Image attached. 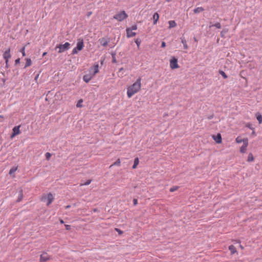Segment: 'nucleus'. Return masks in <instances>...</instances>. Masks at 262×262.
Listing matches in <instances>:
<instances>
[{"label":"nucleus","mask_w":262,"mask_h":262,"mask_svg":"<svg viewBox=\"0 0 262 262\" xmlns=\"http://www.w3.org/2000/svg\"><path fill=\"white\" fill-rule=\"evenodd\" d=\"M141 78L139 77L133 85L127 89V94L128 98H130L136 93L141 88Z\"/></svg>","instance_id":"nucleus-1"},{"label":"nucleus","mask_w":262,"mask_h":262,"mask_svg":"<svg viewBox=\"0 0 262 262\" xmlns=\"http://www.w3.org/2000/svg\"><path fill=\"white\" fill-rule=\"evenodd\" d=\"M70 48V43L67 42L64 44H59L57 45L55 49L59 48V51H58V53H62L68 50H69Z\"/></svg>","instance_id":"nucleus-2"},{"label":"nucleus","mask_w":262,"mask_h":262,"mask_svg":"<svg viewBox=\"0 0 262 262\" xmlns=\"http://www.w3.org/2000/svg\"><path fill=\"white\" fill-rule=\"evenodd\" d=\"M127 15L124 11H121L120 13L116 14L114 16V18L119 21L123 20L127 17Z\"/></svg>","instance_id":"nucleus-3"},{"label":"nucleus","mask_w":262,"mask_h":262,"mask_svg":"<svg viewBox=\"0 0 262 262\" xmlns=\"http://www.w3.org/2000/svg\"><path fill=\"white\" fill-rule=\"evenodd\" d=\"M170 67L171 69H176L179 68L178 64V59L175 57H172L170 60Z\"/></svg>","instance_id":"nucleus-4"},{"label":"nucleus","mask_w":262,"mask_h":262,"mask_svg":"<svg viewBox=\"0 0 262 262\" xmlns=\"http://www.w3.org/2000/svg\"><path fill=\"white\" fill-rule=\"evenodd\" d=\"M50 256L46 252H43L40 255V262H46L50 259Z\"/></svg>","instance_id":"nucleus-5"},{"label":"nucleus","mask_w":262,"mask_h":262,"mask_svg":"<svg viewBox=\"0 0 262 262\" xmlns=\"http://www.w3.org/2000/svg\"><path fill=\"white\" fill-rule=\"evenodd\" d=\"M84 47L83 40L81 38L78 39V42L77 43L76 48L78 51H80L82 50Z\"/></svg>","instance_id":"nucleus-6"},{"label":"nucleus","mask_w":262,"mask_h":262,"mask_svg":"<svg viewBox=\"0 0 262 262\" xmlns=\"http://www.w3.org/2000/svg\"><path fill=\"white\" fill-rule=\"evenodd\" d=\"M98 68V64L94 65L93 67L90 68V73H92L94 76H95L99 72Z\"/></svg>","instance_id":"nucleus-7"},{"label":"nucleus","mask_w":262,"mask_h":262,"mask_svg":"<svg viewBox=\"0 0 262 262\" xmlns=\"http://www.w3.org/2000/svg\"><path fill=\"white\" fill-rule=\"evenodd\" d=\"M248 145V138H245V142L243 143V146L241 147L240 151L242 153H245L247 149V147Z\"/></svg>","instance_id":"nucleus-8"},{"label":"nucleus","mask_w":262,"mask_h":262,"mask_svg":"<svg viewBox=\"0 0 262 262\" xmlns=\"http://www.w3.org/2000/svg\"><path fill=\"white\" fill-rule=\"evenodd\" d=\"M3 56L5 60H9V59L11 58V55L10 54V48H9L6 51L4 52Z\"/></svg>","instance_id":"nucleus-9"},{"label":"nucleus","mask_w":262,"mask_h":262,"mask_svg":"<svg viewBox=\"0 0 262 262\" xmlns=\"http://www.w3.org/2000/svg\"><path fill=\"white\" fill-rule=\"evenodd\" d=\"M20 126H16L13 127V133L12 135H11V137L13 138V137L18 135L20 134V132L19 130Z\"/></svg>","instance_id":"nucleus-10"},{"label":"nucleus","mask_w":262,"mask_h":262,"mask_svg":"<svg viewBox=\"0 0 262 262\" xmlns=\"http://www.w3.org/2000/svg\"><path fill=\"white\" fill-rule=\"evenodd\" d=\"M94 76L91 73L85 74L83 76V80L86 83H88Z\"/></svg>","instance_id":"nucleus-11"},{"label":"nucleus","mask_w":262,"mask_h":262,"mask_svg":"<svg viewBox=\"0 0 262 262\" xmlns=\"http://www.w3.org/2000/svg\"><path fill=\"white\" fill-rule=\"evenodd\" d=\"M213 139L218 144L222 143V137L220 134H217V135H213Z\"/></svg>","instance_id":"nucleus-12"},{"label":"nucleus","mask_w":262,"mask_h":262,"mask_svg":"<svg viewBox=\"0 0 262 262\" xmlns=\"http://www.w3.org/2000/svg\"><path fill=\"white\" fill-rule=\"evenodd\" d=\"M99 41L100 43L103 47H106L108 44V40H107V39H106L105 37H102V38H100L99 40Z\"/></svg>","instance_id":"nucleus-13"},{"label":"nucleus","mask_w":262,"mask_h":262,"mask_svg":"<svg viewBox=\"0 0 262 262\" xmlns=\"http://www.w3.org/2000/svg\"><path fill=\"white\" fill-rule=\"evenodd\" d=\"M126 36L128 38L135 36L136 35V33L135 32H132V31H130V29H126Z\"/></svg>","instance_id":"nucleus-14"},{"label":"nucleus","mask_w":262,"mask_h":262,"mask_svg":"<svg viewBox=\"0 0 262 262\" xmlns=\"http://www.w3.org/2000/svg\"><path fill=\"white\" fill-rule=\"evenodd\" d=\"M47 198H48V203H47V205L48 206L50 204H51V203L53 202L54 198H53L52 194L51 193H49L48 194Z\"/></svg>","instance_id":"nucleus-15"},{"label":"nucleus","mask_w":262,"mask_h":262,"mask_svg":"<svg viewBox=\"0 0 262 262\" xmlns=\"http://www.w3.org/2000/svg\"><path fill=\"white\" fill-rule=\"evenodd\" d=\"M159 19V15L157 12L154 13L153 15L154 25H156Z\"/></svg>","instance_id":"nucleus-16"},{"label":"nucleus","mask_w":262,"mask_h":262,"mask_svg":"<svg viewBox=\"0 0 262 262\" xmlns=\"http://www.w3.org/2000/svg\"><path fill=\"white\" fill-rule=\"evenodd\" d=\"M180 39H181V42L183 43V47H184V49H187L188 48V47L186 43V41L184 38V37L183 36H182L181 38H180Z\"/></svg>","instance_id":"nucleus-17"},{"label":"nucleus","mask_w":262,"mask_h":262,"mask_svg":"<svg viewBox=\"0 0 262 262\" xmlns=\"http://www.w3.org/2000/svg\"><path fill=\"white\" fill-rule=\"evenodd\" d=\"M23 191L22 189H20V190H19V195H18V199L17 200V202H19L23 199Z\"/></svg>","instance_id":"nucleus-18"},{"label":"nucleus","mask_w":262,"mask_h":262,"mask_svg":"<svg viewBox=\"0 0 262 262\" xmlns=\"http://www.w3.org/2000/svg\"><path fill=\"white\" fill-rule=\"evenodd\" d=\"M203 11H204V9L203 7H201L195 8L193 10V12L196 14L203 12Z\"/></svg>","instance_id":"nucleus-19"},{"label":"nucleus","mask_w":262,"mask_h":262,"mask_svg":"<svg viewBox=\"0 0 262 262\" xmlns=\"http://www.w3.org/2000/svg\"><path fill=\"white\" fill-rule=\"evenodd\" d=\"M229 250L230 251L232 254L237 252L235 247L233 245L229 246Z\"/></svg>","instance_id":"nucleus-20"},{"label":"nucleus","mask_w":262,"mask_h":262,"mask_svg":"<svg viewBox=\"0 0 262 262\" xmlns=\"http://www.w3.org/2000/svg\"><path fill=\"white\" fill-rule=\"evenodd\" d=\"M26 62L24 69L26 68L27 67L30 66L32 64V61L30 58H26Z\"/></svg>","instance_id":"nucleus-21"},{"label":"nucleus","mask_w":262,"mask_h":262,"mask_svg":"<svg viewBox=\"0 0 262 262\" xmlns=\"http://www.w3.org/2000/svg\"><path fill=\"white\" fill-rule=\"evenodd\" d=\"M139 162V159L138 158H136L134 159V164L132 167L133 169H135L137 165H138Z\"/></svg>","instance_id":"nucleus-22"},{"label":"nucleus","mask_w":262,"mask_h":262,"mask_svg":"<svg viewBox=\"0 0 262 262\" xmlns=\"http://www.w3.org/2000/svg\"><path fill=\"white\" fill-rule=\"evenodd\" d=\"M17 169V167H15V166H14V167H12L10 171H9V174L12 176L13 174L14 173V172L16 171V170Z\"/></svg>","instance_id":"nucleus-23"},{"label":"nucleus","mask_w":262,"mask_h":262,"mask_svg":"<svg viewBox=\"0 0 262 262\" xmlns=\"http://www.w3.org/2000/svg\"><path fill=\"white\" fill-rule=\"evenodd\" d=\"M168 24L169 25V28H171L176 26L177 24L174 20H170L168 21Z\"/></svg>","instance_id":"nucleus-24"},{"label":"nucleus","mask_w":262,"mask_h":262,"mask_svg":"<svg viewBox=\"0 0 262 262\" xmlns=\"http://www.w3.org/2000/svg\"><path fill=\"white\" fill-rule=\"evenodd\" d=\"M256 119L258 120L259 124L261 123L262 122V116L258 113H257L256 114Z\"/></svg>","instance_id":"nucleus-25"},{"label":"nucleus","mask_w":262,"mask_h":262,"mask_svg":"<svg viewBox=\"0 0 262 262\" xmlns=\"http://www.w3.org/2000/svg\"><path fill=\"white\" fill-rule=\"evenodd\" d=\"M254 160V157L252 153H249L247 161L252 162Z\"/></svg>","instance_id":"nucleus-26"},{"label":"nucleus","mask_w":262,"mask_h":262,"mask_svg":"<svg viewBox=\"0 0 262 262\" xmlns=\"http://www.w3.org/2000/svg\"><path fill=\"white\" fill-rule=\"evenodd\" d=\"M235 140H236V143H241L242 142H243V143H244L245 138L244 139H242L240 137H237L236 138Z\"/></svg>","instance_id":"nucleus-27"},{"label":"nucleus","mask_w":262,"mask_h":262,"mask_svg":"<svg viewBox=\"0 0 262 262\" xmlns=\"http://www.w3.org/2000/svg\"><path fill=\"white\" fill-rule=\"evenodd\" d=\"M219 73L224 77V79H226L228 77L227 75L224 71L220 70Z\"/></svg>","instance_id":"nucleus-28"},{"label":"nucleus","mask_w":262,"mask_h":262,"mask_svg":"<svg viewBox=\"0 0 262 262\" xmlns=\"http://www.w3.org/2000/svg\"><path fill=\"white\" fill-rule=\"evenodd\" d=\"M141 42V40L139 38H137L135 40V42H136L138 49H139V48H140V45Z\"/></svg>","instance_id":"nucleus-29"},{"label":"nucleus","mask_w":262,"mask_h":262,"mask_svg":"<svg viewBox=\"0 0 262 262\" xmlns=\"http://www.w3.org/2000/svg\"><path fill=\"white\" fill-rule=\"evenodd\" d=\"M213 26L215 27L216 28H217L218 29H220L221 28V24L220 23H216L215 24L212 25V26H210V27H213Z\"/></svg>","instance_id":"nucleus-30"},{"label":"nucleus","mask_w":262,"mask_h":262,"mask_svg":"<svg viewBox=\"0 0 262 262\" xmlns=\"http://www.w3.org/2000/svg\"><path fill=\"white\" fill-rule=\"evenodd\" d=\"M120 164V160L119 159H117V160L114 163V164H112L111 165V167L114 166V165H117V166H119Z\"/></svg>","instance_id":"nucleus-31"},{"label":"nucleus","mask_w":262,"mask_h":262,"mask_svg":"<svg viewBox=\"0 0 262 262\" xmlns=\"http://www.w3.org/2000/svg\"><path fill=\"white\" fill-rule=\"evenodd\" d=\"M178 188V186H173L170 188L169 190L170 192H174V191L177 190Z\"/></svg>","instance_id":"nucleus-32"},{"label":"nucleus","mask_w":262,"mask_h":262,"mask_svg":"<svg viewBox=\"0 0 262 262\" xmlns=\"http://www.w3.org/2000/svg\"><path fill=\"white\" fill-rule=\"evenodd\" d=\"M127 29H130V31L136 30L137 29V26L136 25H133L131 28H127Z\"/></svg>","instance_id":"nucleus-33"},{"label":"nucleus","mask_w":262,"mask_h":262,"mask_svg":"<svg viewBox=\"0 0 262 262\" xmlns=\"http://www.w3.org/2000/svg\"><path fill=\"white\" fill-rule=\"evenodd\" d=\"M25 47H23L21 49H20V52L22 53V55L23 56H26V54H25Z\"/></svg>","instance_id":"nucleus-34"},{"label":"nucleus","mask_w":262,"mask_h":262,"mask_svg":"<svg viewBox=\"0 0 262 262\" xmlns=\"http://www.w3.org/2000/svg\"><path fill=\"white\" fill-rule=\"evenodd\" d=\"M82 99H80V100L78 101V103H77L76 104V106L77 107H80L82 106V104H81V103L82 102Z\"/></svg>","instance_id":"nucleus-35"},{"label":"nucleus","mask_w":262,"mask_h":262,"mask_svg":"<svg viewBox=\"0 0 262 262\" xmlns=\"http://www.w3.org/2000/svg\"><path fill=\"white\" fill-rule=\"evenodd\" d=\"M246 127H248L252 130L254 129V128L252 127V125L250 123H248L247 124H246Z\"/></svg>","instance_id":"nucleus-36"},{"label":"nucleus","mask_w":262,"mask_h":262,"mask_svg":"<svg viewBox=\"0 0 262 262\" xmlns=\"http://www.w3.org/2000/svg\"><path fill=\"white\" fill-rule=\"evenodd\" d=\"M112 57H113V60H112L113 62V63H116L117 61H116V59L115 57L116 54L115 53H114V54L112 53Z\"/></svg>","instance_id":"nucleus-37"},{"label":"nucleus","mask_w":262,"mask_h":262,"mask_svg":"<svg viewBox=\"0 0 262 262\" xmlns=\"http://www.w3.org/2000/svg\"><path fill=\"white\" fill-rule=\"evenodd\" d=\"M46 156V158L47 160H49V159L51 158V154L49 152H47L45 155Z\"/></svg>","instance_id":"nucleus-38"},{"label":"nucleus","mask_w":262,"mask_h":262,"mask_svg":"<svg viewBox=\"0 0 262 262\" xmlns=\"http://www.w3.org/2000/svg\"><path fill=\"white\" fill-rule=\"evenodd\" d=\"M115 230L118 232V234L121 235L123 233V231H121V230H120L118 228H115Z\"/></svg>","instance_id":"nucleus-39"},{"label":"nucleus","mask_w":262,"mask_h":262,"mask_svg":"<svg viewBox=\"0 0 262 262\" xmlns=\"http://www.w3.org/2000/svg\"><path fill=\"white\" fill-rule=\"evenodd\" d=\"M77 49L76 48H75L74 49H73V51H72V54H76L77 53Z\"/></svg>","instance_id":"nucleus-40"},{"label":"nucleus","mask_w":262,"mask_h":262,"mask_svg":"<svg viewBox=\"0 0 262 262\" xmlns=\"http://www.w3.org/2000/svg\"><path fill=\"white\" fill-rule=\"evenodd\" d=\"M20 63V58H18L17 59H16L15 60V65L16 66V64H18Z\"/></svg>","instance_id":"nucleus-41"},{"label":"nucleus","mask_w":262,"mask_h":262,"mask_svg":"<svg viewBox=\"0 0 262 262\" xmlns=\"http://www.w3.org/2000/svg\"><path fill=\"white\" fill-rule=\"evenodd\" d=\"M6 68H8L9 67V60H5Z\"/></svg>","instance_id":"nucleus-42"},{"label":"nucleus","mask_w":262,"mask_h":262,"mask_svg":"<svg viewBox=\"0 0 262 262\" xmlns=\"http://www.w3.org/2000/svg\"><path fill=\"white\" fill-rule=\"evenodd\" d=\"M65 227L67 230H70L71 229V226L69 225H66Z\"/></svg>","instance_id":"nucleus-43"},{"label":"nucleus","mask_w":262,"mask_h":262,"mask_svg":"<svg viewBox=\"0 0 262 262\" xmlns=\"http://www.w3.org/2000/svg\"><path fill=\"white\" fill-rule=\"evenodd\" d=\"M91 182V180H88L85 183H84V184H83L82 185H88L89 184H90Z\"/></svg>","instance_id":"nucleus-44"},{"label":"nucleus","mask_w":262,"mask_h":262,"mask_svg":"<svg viewBox=\"0 0 262 262\" xmlns=\"http://www.w3.org/2000/svg\"><path fill=\"white\" fill-rule=\"evenodd\" d=\"M133 204L134 205H136L138 204V200L136 199L133 200Z\"/></svg>","instance_id":"nucleus-45"},{"label":"nucleus","mask_w":262,"mask_h":262,"mask_svg":"<svg viewBox=\"0 0 262 262\" xmlns=\"http://www.w3.org/2000/svg\"><path fill=\"white\" fill-rule=\"evenodd\" d=\"M166 47V43L164 41H162L161 43V47L164 48Z\"/></svg>","instance_id":"nucleus-46"},{"label":"nucleus","mask_w":262,"mask_h":262,"mask_svg":"<svg viewBox=\"0 0 262 262\" xmlns=\"http://www.w3.org/2000/svg\"><path fill=\"white\" fill-rule=\"evenodd\" d=\"M38 77H39V74H37L35 76V78H34V80H35L36 81H37V79H38Z\"/></svg>","instance_id":"nucleus-47"},{"label":"nucleus","mask_w":262,"mask_h":262,"mask_svg":"<svg viewBox=\"0 0 262 262\" xmlns=\"http://www.w3.org/2000/svg\"><path fill=\"white\" fill-rule=\"evenodd\" d=\"M252 135H253V136H255V132L254 131V129L253 130H252Z\"/></svg>","instance_id":"nucleus-48"},{"label":"nucleus","mask_w":262,"mask_h":262,"mask_svg":"<svg viewBox=\"0 0 262 262\" xmlns=\"http://www.w3.org/2000/svg\"><path fill=\"white\" fill-rule=\"evenodd\" d=\"M70 207H71L70 205H68V206H66V209H68V208H70Z\"/></svg>","instance_id":"nucleus-49"},{"label":"nucleus","mask_w":262,"mask_h":262,"mask_svg":"<svg viewBox=\"0 0 262 262\" xmlns=\"http://www.w3.org/2000/svg\"><path fill=\"white\" fill-rule=\"evenodd\" d=\"M47 54V52H44L43 54H42V57H44L46 54Z\"/></svg>","instance_id":"nucleus-50"},{"label":"nucleus","mask_w":262,"mask_h":262,"mask_svg":"<svg viewBox=\"0 0 262 262\" xmlns=\"http://www.w3.org/2000/svg\"><path fill=\"white\" fill-rule=\"evenodd\" d=\"M60 223H61V224H63V223H64V222H63V221L62 220H60Z\"/></svg>","instance_id":"nucleus-51"},{"label":"nucleus","mask_w":262,"mask_h":262,"mask_svg":"<svg viewBox=\"0 0 262 262\" xmlns=\"http://www.w3.org/2000/svg\"><path fill=\"white\" fill-rule=\"evenodd\" d=\"M194 40L195 41H197V39H196L195 37L194 38Z\"/></svg>","instance_id":"nucleus-52"},{"label":"nucleus","mask_w":262,"mask_h":262,"mask_svg":"<svg viewBox=\"0 0 262 262\" xmlns=\"http://www.w3.org/2000/svg\"><path fill=\"white\" fill-rule=\"evenodd\" d=\"M213 118V117H212V116H210L208 118L210 119H211V118Z\"/></svg>","instance_id":"nucleus-53"},{"label":"nucleus","mask_w":262,"mask_h":262,"mask_svg":"<svg viewBox=\"0 0 262 262\" xmlns=\"http://www.w3.org/2000/svg\"><path fill=\"white\" fill-rule=\"evenodd\" d=\"M122 70H123V68H122L120 69L119 71H122Z\"/></svg>","instance_id":"nucleus-54"},{"label":"nucleus","mask_w":262,"mask_h":262,"mask_svg":"<svg viewBox=\"0 0 262 262\" xmlns=\"http://www.w3.org/2000/svg\"><path fill=\"white\" fill-rule=\"evenodd\" d=\"M91 13H92V12H89V15H91Z\"/></svg>","instance_id":"nucleus-55"},{"label":"nucleus","mask_w":262,"mask_h":262,"mask_svg":"<svg viewBox=\"0 0 262 262\" xmlns=\"http://www.w3.org/2000/svg\"><path fill=\"white\" fill-rule=\"evenodd\" d=\"M3 118V116L0 115V118Z\"/></svg>","instance_id":"nucleus-56"},{"label":"nucleus","mask_w":262,"mask_h":262,"mask_svg":"<svg viewBox=\"0 0 262 262\" xmlns=\"http://www.w3.org/2000/svg\"><path fill=\"white\" fill-rule=\"evenodd\" d=\"M171 0H166L167 2H170Z\"/></svg>","instance_id":"nucleus-57"}]
</instances>
